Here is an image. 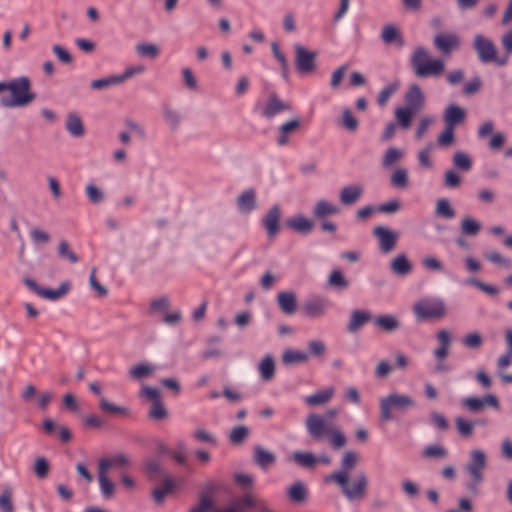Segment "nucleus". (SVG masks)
Here are the masks:
<instances>
[{"instance_id": "f257e3e1", "label": "nucleus", "mask_w": 512, "mask_h": 512, "mask_svg": "<svg viewBox=\"0 0 512 512\" xmlns=\"http://www.w3.org/2000/svg\"><path fill=\"white\" fill-rule=\"evenodd\" d=\"M359 462V458L356 452L346 451L341 459V468L334 471L327 481H332L338 485L349 501L361 500L365 497L368 489V478L364 472H359L353 481L349 483V474Z\"/></svg>"}, {"instance_id": "f03ea898", "label": "nucleus", "mask_w": 512, "mask_h": 512, "mask_svg": "<svg viewBox=\"0 0 512 512\" xmlns=\"http://www.w3.org/2000/svg\"><path fill=\"white\" fill-rule=\"evenodd\" d=\"M338 414L336 409H329L325 413V417L317 414H310L306 420L305 425L309 435L315 440H321L327 437L330 445L334 449H340L347 443L345 434L336 426L329 424L326 419L334 418Z\"/></svg>"}, {"instance_id": "7ed1b4c3", "label": "nucleus", "mask_w": 512, "mask_h": 512, "mask_svg": "<svg viewBox=\"0 0 512 512\" xmlns=\"http://www.w3.org/2000/svg\"><path fill=\"white\" fill-rule=\"evenodd\" d=\"M404 106L395 110V119L399 126L405 130L409 129L413 117L418 114L425 105V96L417 84L410 85L404 96Z\"/></svg>"}, {"instance_id": "20e7f679", "label": "nucleus", "mask_w": 512, "mask_h": 512, "mask_svg": "<svg viewBox=\"0 0 512 512\" xmlns=\"http://www.w3.org/2000/svg\"><path fill=\"white\" fill-rule=\"evenodd\" d=\"M410 63L418 78H437L445 71V62L440 58H431L429 51L423 46L414 49Z\"/></svg>"}, {"instance_id": "39448f33", "label": "nucleus", "mask_w": 512, "mask_h": 512, "mask_svg": "<svg viewBox=\"0 0 512 512\" xmlns=\"http://www.w3.org/2000/svg\"><path fill=\"white\" fill-rule=\"evenodd\" d=\"M6 90L10 98H2L0 104L6 108L24 107L35 100L36 95L31 91V82L28 77L21 76L6 82Z\"/></svg>"}, {"instance_id": "423d86ee", "label": "nucleus", "mask_w": 512, "mask_h": 512, "mask_svg": "<svg viewBox=\"0 0 512 512\" xmlns=\"http://www.w3.org/2000/svg\"><path fill=\"white\" fill-rule=\"evenodd\" d=\"M416 401L409 395L390 393L386 397H382L379 401L380 418L384 422L393 420V410L405 413L414 408Z\"/></svg>"}, {"instance_id": "0eeeda50", "label": "nucleus", "mask_w": 512, "mask_h": 512, "mask_svg": "<svg viewBox=\"0 0 512 512\" xmlns=\"http://www.w3.org/2000/svg\"><path fill=\"white\" fill-rule=\"evenodd\" d=\"M415 317L419 321L439 320L446 316L447 308L442 299H422L413 306Z\"/></svg>"}, {"instance_id": "6e6552de", "label": "nucleus", "mask_w": 512, "mask_h": 512, "mask_svg": "<svg viewBox=\"0 0 512 512\" xmlns=\"http://www.w3.org/2000/svg\"><path fill=\"white\" fill-rule=\"evenodd\" d=\"M473 48L482 63L494 62L499 66H505L508 56L497 57V49L494 43L482 34H476L473 39Z\"/></svg>"}, {"instance_id": "1a4fd4ad", "label": "nucleus", "mask_w": 512, "mask_h": 512, "mask_svg": "<svg viewBox=\"0 0 512 512\" xmlns=\"http://www.w3.org/2000/svg\"><path fill=\"white\" fill-rule=\"evenodd\" d=\"M295 66L300 74H310L316 69L317 53L307 50L300 44L294 45Z\"/></svg>"}, {"instance_id": "9d476101", "label": "nucleus", "mask_w": 512, "mask_h": 512, "mask_svg": "<svg viewBox=\"0 0 512 512\" xmlns=\"http://www.w3.org/2000/svg\"><path fill=\"white\" fill-rule=\"evenodd\" d=\"M460 405L471 413H480L487 407L493 409L500 407L498 398L493 394H486L483 397H466L461 399Z\"/></svg>"}, {"instance_id": "9b49d317", "label": "nucleus", "mask_w": 512, "mask_h": 512, "mask_svg": "<svg viewBox=\"0 0 512 512\" xmlns=\"http://www.w3.org/2000/svg\"><path fill=\"white\" fill-rule=\"evenodd\" d=\"M24 283L38 296L48 300L60 299L63 296H65L70 290V282L68 281L62 282L57 289L43 288L39 286L33 279L30 278H26L24 280Z\"/></svg>"}, {"instance_id": "f8f14e48", "label": "nucleus", "mask_w": 512, "mask_h": 512, "mask_svg": "<svg viewBox=\"0 0 512 512\" xmlns=\"http://www.w3.org/2000/svg\"><path fill=\"white\" fill-rule=\"evenodd\" d=\"M486 467V455L482 450H472L470 452V459L465 466L466 471L471 479L476 482H483V470Z\"/></svg>"}, {"instance_id": "ddd939ff", "label": "nucleus", "mask_w": 512, "mask_h": 512, "mask_svg": "<svg viewBox=\"0 0 512 512\" xmlns=\"http://www.w3.org/2000/svg\"><path fill=\"white\" fill-rule=\"evenodd\" d=\"M373 235L378 239L379 250L383 254L392 252L398 240V234L385 226H376L373 229Z\"/></svg>"}, {"instance_id": "4468645a", "label": "nucleus", "mask_w": 512, "mask_h": 512, "mask_svg": "<svg viewBox=\"0 0 512 512\" xmlns=\"http://www.w3.org/2000/svg\"><path fill=\"white\" fill-rule=\"evenodd\" d=\"M434 47L445 56H449L453 51L461 46V39L456 33H438L433 39Z\"/></svg>"}, {"instance_id": "2eb2a0df", "label": "nucleus", "mask_w": 512, "mask_h": 512, "mask_svg": "<svg viewBox=\"0 0 512 512\" xmlns=\"http://www.w3.org/2000/svg\"><path fill=\"white\" fill-rule=\"evenodd\" d=\"M251 508L266 511L265 505L261 501H258L250 493H246L242 497L231 502L224 510L216 509L214 512H245Z\"/></svg>"}, {"instance_id": "dca6fc26", "label": "nucleus", "mask_w": 512, "mask_h": 512, "mask_svg": "<svg viewBox=\"0 0 512 512\" xmlns=\"http://www.w3.org/2000/svg\"><path fill=\"white\" fill-rule=\"evenodd\" d=\"M292 109V105L288 101L281 100L277 94L272 93L269 95L266 103L262 107L261 115L266 119H271L277 114L290 111Z\"/></svg>"}, {"instance_id": "f3484780", "label": "nucleus", "mask_w": 512, "mask_h": 512, "mask_svg": "<svg viewBox=\"0 0 512 512\" xmlns=\"http://www.w3.org/2000/svg\"><path fill=\"white\" fill-rule=\"evenodd\" d=\"M281 218V209L279 205H273L262 219L269 239L275 238L280 230L279 221Z\"/></svg>"}, {"instance_id": "a211bd4d", "label": "nucleus", "mask_w": 512, "mask_h": 512, "mask_svg": "<svg viewBox=\"0 0 512 512\" xmlns=\"http://www.w3.org/2000/svg\"><path fill=\"white\" fill-rule=\"evenodd\" d=\"M373 319L371 312L368 310H353L350 313L346 330L350 334H355L359 332L365 324L369 323Z\"/></svg>"}, {"instance_id": "6ab92c4d", "label": "nucleus", "mask_w": 512, "mask_h": 512, "mask_svg": "<svg viewBox=\"0 0 512 512\" xmlns=\"http://www.w3.org/2000/svg\"><path fill=\"white\" fill-rule=\"evenodd\" d=\"M364 188L361 184L346 185L339 192V200L342 205H354L363 195Z\"/></svg>"}, {"instance_id": "aec40b11", "label": "nucleus", "mask_w": 512, "mask_h": 512, "mask_svg": "<svg viewBox=\"0 0 512 512\" xmlns=\"http://www.w3.org/2000/svg\"><path fill=\"white\" fill-rule=\"evenodd\" d=\"M465 118V110L456 104L448 105L443 113L444 124L454 128L462 124L465 121Z\"/></svg>"}, {"instance_id": "412c9836", "label": "nucleus", "mask_w": 512, "mask_h": 512, "mask_svg": "<svg viewBox=\"0 0 512 512\" xmlns=\"http://www.w3.org/2000/svg\"><path fill=\"white\" fill-rule=\"evenodd\" d=\"M328 301L323 298L307 300L303 306V313L308 318H320L325 315Z\"/></svg>"}, {"instance_id": "4be33fe9", "label": "nucleus", "mask_w": 512, "mask_h": 512, "mask_svg": "<svg viewBox=\"0 0 512 512\" xmlns=\"http://www.w3.org/2000/svg\"><path fill=\"white\" fill-rule=\"evenodd\" d=\"M279 309L286 315H293L297 311V297L293 291H281L277 294Z\"/></svg>"}, {"instance_id": "5701e85b", "label": "nucleus", "mask_w": 512, "mask_h": 512, "mask_svg": "<svg viewBox=\"0 0 512 512\" xmlns=\"http://www.w3.org/2000/svg\"><path fill=\"white\" fill-rule=\"evenodd\" d=\"M301 127V121L298 117L292 118L278 128L277 144L284 146L289 143V135L295 133Z\"/></svg>"}, {"instance_id": "b1692460", "label": "nucleus", "mask_w": 512, "mask_h": 512, "mask_svg": "<svg viewBox=\"0 0 512 512\" xmlns=\"http://www.w3.org/2000/svg\"><path fill=\"white\" fill-rule=\"evenodd\" d=\"M238 209L242 213H250L257 208L256 192L253 188L243 191L236 200Z\"/></svg>"}, {"instance_id": "393cba45", "label": "nucleus", "mask_w": 512, "mask_h": 512, "mask_svg": "<svg viewBox=\"0 0 512 512\" xmlns=\"http://www.w3.org/2000/svg\"><path fill=\"white\" fill-rule=\"evenodd\" d=\"M340 213V208L325 199L318 200L314 207L312 214L315 219L323 220L326 217L337 215Z\"/></svg>"}, {"instance_id": "a878e982", "label": "nucleus", "mask_w": 512, "mask_h": 512, "mask_svg": "<svg viewBox=\"0 0 512 512\" xmlns=\"http://www.w3.org/2000/svg\"><path fill=\"white\" fill-rule=\"evenodd\" d=\"M254 455L253 460L256 465H258L262 469H266L269 466H272L276 461V455L268 450H266L261 445H256L253 448Z\"/></svg>"}, {"instance_id": "bb28decb", "label": "nucleus", "mask_w": 512, "mask_h": 512, "mask_svg": "<svg viewBox=\"0 0 512 512\" xmlns=\"http://www.w3.org/2000/svg\"><path fill=\"white\" fill-rule=\"evenodd\" d=\"M381 40L385 44L395 43L398 47H403L405 41L401 35V32L394 24L384 25L381 31Z\"/></svg>"}, {"instance_id": "cd10ccee", "label": "nucleus", "mask_w": 512, "mask_h": 512, "mask_svg": "<svg viewBox=\"0 0 512 512\" xmlns=\"http://www.w3.org/2000/svg\"><path fill=\"white\" fill-rule=\"evenodd\" d=\"M373 321L376 327L388 333L397 331L401 326L399 319L392 314L380 315L374 318Z\"/></svg>"}, {"instance_id": "c85d7f7f", "label": "nucleus", "mask_w": 512, "mask_h": 512, "mask_svg": "<svg viewBox=\"0 0 512 512\" xmlns=\"http://www.w3.org/2000/svg\"><path fill=\"white\" fill-rule=\"evenodd\" d=\"M390 269L395 275L406 276L411 273L412 264L405 254H399L390 262Z\"/></svg>"}, {"instance_id": "c756f323", "label": "nucleus", "mask_w": 512, "mask_h": 512, "mask_svg": "<svg viewBox=\"0 0 512 512\" xmlns=\"http://www.w3.org/2000/svg\"><path fill=\"white\" fill-rule=\"evenodd\" d=\"M65 127L68 133L74 137H82L84 135V125L77 113H69L67 115Z\"/></svg>"}, {"instance_id": "7c9ffc66", "label": "nucleus", "mask_w": 512, "mask_h": 512, "mask_svg": "<svg viewBox=\"0 0 512 512\" xmlns=\"http://www.w3.org/2000/svg\"><path fill=\"white\" fill-rule=\"evenodd\" d=\"M258 370L263 381H270L275 376V362L271 355H266L259 363Z\"/></svg>"}, {"instance_id": "2f4dec72", "label": "nucleus", "mask_w": 512, "mask_h": 512, "mask_svg": "<svg viewBox=\"0 0 512 512\" xmlns=\"http://www.w3.org/2000/svg\"><path fill=\"white\" fill-rule=\"evenodd\" d=\"M286 224L289 228L300 233H309L313 229V222L303 215L294 216Z\"/></svg>"}, {"instance_id": "473e14b6", "label": "nucleus", "mask_w": 512, "mask_h": 512, "mask_svg": "<svg viewBox=\"0 0 512 512\" xmlns=\"http://www.w3.org/2000/svg\"><path fill=\"white\" fill-rule=\"evenodd\" d=\"M334 395V388L327 387L323 390H320L312 395H309L305 398V402L310 406L322 405L327 403L332 396Z\"/></svg>"}, {"instance_id": "72a5a7b5", "label": "nucleus", "mask_w": 512, "mask_h": 512, "mask_svg": "<svg viewBox=\"0 0 512 512\" xmlns=\"http://www.w3.org/2000/svg\"><path fill=\"white\" fill-rule=\"evenodd\" d=\"M477 424H484V422L480 420H467L461 416L455 418L457 432L459 433L460 436L465 438H469L473 435L474 426Z\"/></svg>"}, {"instance_id": "f704fd0d", "label": "nucleus", "mask_w": 512, "mask_h": 512, "mask_svg": "<svg viewBox=\"0 0 512 512\" xmlns=\"http://www.w3.org/2000/svg\"><path fill=\"white\" fill-rule=\"evenodd\" d=\"M327 284L338 291L346 290L349 286V281L339 269L333 270L327 279Z\"/></svg>"}, {"instance_id": "c9c22d12", "label": "nucleus", "mask_w": 512, "mask_h": 512, "mask_svg": "<svg viewBox=\"0 0 512 512\" xmlns=\"http://www.w3.org/2000/svg\"><path fill=\"white\" fill-rule=\"evenodd\" d=\"M308 358L309 356L306 352L293 349H287L282 354V361L285 365L304 363Z\"/></svg>"}, {"instance_id": "e433bc0d", "label": "nucleus", "mask_w": 512, "mask_h": 512, "mask_svg": "<svg viewBox=\"0 0 512 512\" xmlns=\"http://www.w3.org/2000/svg\"><path fill=\"white\" fill-rule=\"evenodd\" d=\"M121 79H119L118 75H110L105 78L95 79L91 81L90 87L96 91L106 90L112 86L120 85Z\"/></svg>"}, {"instance_id": "4c0bfd02", "label": "nucleus", "mask_w": 512, "mask_h": 512, "mask_svg": "<svg viewBox=\"0 0 512 512\" xmlns=\"http://www.w3.org/2000/svg\"><path fill=\"white\" fill-rule=\"evenodd\" d=\"M30 239L34 245H47L51 241V235L41 227L33 226L30 229Z\"/></svg>"}, {"instance_id": "58836bf2", "label": "nucleus", "mask_w": 512, "mask_h": 512, "mask_svg": "<svg viewBox=\"0 0 512 512\" xmlns=\"http://www.w3.org/2000/svg\"><path fill=\"white\" fill-rule=\"evenodd\" d=\"M57 253L61 259H67L72 264H75L79 261L78 256L71 249L69 242L65 239L59 241Z\"/></svg>"}, {"instance_id": "ea45409f", "label": "nucleus", "mask_w": 512, "mask_h": 512, "mask_svg": "<svg viewBox=\"0 0 512 512\" xmlns=\"http://www.w3.org/2000/svg\"><path fill=\"white\" fill-rule=\"evenodd\" d=\"M435 213L446 219H453L456 215L455 210L451 207L450 201L446 198L437 200Z\"/></svg>"}, {"instance_id": "a19ab883", "label": "nucleus", "mask_w": 512, "mask_h": 512, "mask_svg": "<svg viewBox=\"0 0 512 512\" xmlns=\"http://www.w3.org/2000/svg\"><path fill=\"white\" fill-rule=\"evenodd\" d=\"M163 118L171 131H176L180 127L181 116L176 110L170 107H164Z\"/></svg>"}, {"instance_id": "79ce46f5", "label": "nucleus", "mask_w": 512, "mask_h": 512, "mask_svg": "<svg viewBox=\"0 0 512 512\" xmlns=\"http://www.w3.org/2000/svg\"><path fill=\"white\" fill-rule=\"evenodd\" d=\"M481 230V224L471 217H464L461 221V232L464 235L476 236Z\"/></svg>"}, {"instance_id": "37998d69", "label": "nucleus", "mask_w": 512, "mask_h": 512, "mask_svg": "<svg viewBox=\"0 0 512 512\" xmlns=\"http://www.w3.org/2000/svg\"><path fill=\"white\" fill-rule=\"evenodd\" d=\"M484 342L483 336L479 332L468 333L462 339V344L465 348L470 350H478L482 347Z\"/></svg>"}, {"instance_id": "c03bdc74", "label": "nucleus", "mask_w": 512, "mask_h": 512, "mask_svg": "<svg viewBox=\"0 0 512 512\" xmlns=\"http://www.w3.org/2000/svg\"><path fill=\"white\" fill-rule=\"evenodd\" d=\"M154 372L153 366L147 363H141L130 368L129 376L135 380H141Z\"/></svg>"}, {"instance_id": "a18cd8bd", "label": "nucleus", "mask_w": 512, "mask_h": 512, "mask_svg": "<svg viewBox=\"0 0 512 512\" xmlns=\"http://www.w3.org/2000/svg\"><path fill=\"white\" fill-rule=\"evenodd\" d=\"M292 458L298 465L306 468L313 467L317 463V457L309 452L296 451Z\"/></svg>"}, {"instance_id": "49530a36", "label": "nucleus", "mask_w": 512, "mask_h": 512, "mask_svg": "<svg viewBox=\"0 0 512 512\" xmlns=\"http://www.w3.org/2000/svg\"><path fill=\"white\" fill-rule=\"evenodd\" d=\"M391 185L400 188L405 189L408 186V171L405 168H398L396 169L392 176H391Z\"/></svg>"}, {"instance_id": "de8ad7c7", "label": "nucleus", "mask_w": 512, "mask_h": 512, "mask_svg": "<svg viewBox=\"0 0 512 512\" xmlns=\"http://www.w3.org/2000/svg\"><path fill=\"white\" fill-rule=\"evenodd\" d=\"M271 49H272L273 56L280 63L282 76L285 79L288 78L289 64H288L286 56L281 52L280 47H279L278 43H276V42L271 43Z\"/></svg>"}, {"instance_id": "09e8293b", "label": "nucleus", "mask_w": 512, "mask_h": 512, "mask_svg": "<svg viewBox=\"0 0 512 512\" xmlns=\"http://www.w3.org/2000/svg\"><path fill=\"white\" fill-rule=\"evenodd\" d=\"M148 415L154 420H164L168 417V410L162 399L152 403Z\"/></svg>"}, {"instance_id": "8fccbe9b", "label": "nucleus", "mask_w": 512, "mask_h": 512, "mask_svg": "<svg viewBox=\"0 0 512 512\" xmlns=\"http://www.w3.org/2000/svg\"><path fill=\"white\" fill-rule=\"evenodd\" d=\"M465 284L474 286L491 296H496L500 292L496 286L486 284L477 278H468L466 279Z\"/></svg>"}, {"instance_id": "3c124183", "label": "nucleus", "mask_w": 512, "mask_h": 512, "mask_svg": "<svg viewBox=\"0 0 512 512\" xmlns=\"http://www.w3.org/2000/svg\"><path fill=\"white\" fill-rule=\"evenodd\" d=\"M453 164L456 168L464 172H468L472 167V161L470 157L462 151L456 152L454 154Z\"/></svg>"}, {"instance_id": "603ef678", "label": "nucleus", "mask_w": 512, "mask_h": 512, "mask_svg": "<svg viewBox=\"0 0 512 512\" xmlns=\"http://www.w3.org/2000/svg\"><path fill=\"white\" fill-rule=\"evenodd\" d=\"M250 430L244 425L234 427L229 435L232 444H241L248 437Z\"/></svg>"}, {"instance_id": "864d4df0", "label": "nucleus", "mask_w": 512, "mask_h": 512, "mask_svg": "<svg viewBox=\"0 0 512 512\" xmlns=\"http://www.w3.org/2000/svg\"><path fill=\"white\" fill-rule=\"evenodd\" d=\"M403 156V153L401 150L395 147H390L386 150L383 159H382V165L383 167H391L393 164H395L397 161H399Z\"/></svg>"}, {"instance_id": "5fc2aeb1", "label": "nucleus", "mask_w": 512, "mask_h": 512, "mask_svg": "<svg viewBox=\"0 0 512 512\" xmlns=\"http://www.w3.org/2000/svg\"><path fill=\"white\" fill-rule=\"evenodd\" d=\"M86 195L92 204H100L105 200L104 192L96 187L94 184L89 183L86 188Z\"/></svg>"}, {"instance_id": "6e6d98bb", "label": "nucleus", "mask_w": 512, "mask_h": 512, "mask_svg": "<svg viewBox=\"0 0 512 512\" xmlns=\"http://www.w3.org/2000/svg\"><path fill=\"white\" fill-rule=\"evenodd\" d=\"M288 496L293 501H297V502L304 501L307 496L305 486L301 482H296L289 488Z\"/></svg>"}, {"instance_id": "4d7b16f0", "label": "nucleus", "mask_w": 512, "mask_h": 512, "mask_svg": "<svg viewBox=\"0 0 512 512\" xmlns=\"http://www.w3.org/2000/svg\"><path fill=\"white\" fill-rule=\"evenodd\" d=\"M448 452L447 450L440 445H429L426 446L423 451L422 455L425 458H445L447 456Z\"/></svg>"}, {"instance_id": "13d9d810", "label": "nucleus", "mask_w": 512, "mask_h": 512, "mask_svg": "<svg viewBox=\"0 0 512 512\" xmlns=\"http://www.w3.org/2000/svg\"><path fill=\"white\" fill-rule=\"evenodd\" d=\"M454 127L445 125L444 130L437 138V144L441 147H446L454 143Z\"/></svg>"}, {"instance_id": "bf43d9fd", "label": "nucleus", "mask_w": 512, "mask_h": 512, "mask_svg": "<svg viewBox=\"0 0 512 512\" xmlns=\"http://www.w3.org/2000/svg\"><path fill=\"white\" fill-rule=\"evenodd\" d=\"M98 480L102 495L107 499L112 498L115 492L114 483L109 479L108 476H98Z\"/></svg>"}, {"instance_id": "052dcab7", "label": "nucleus", "mask_w": 512, "mask_h": 512, "mask_svg": "<svg viewBox=\"0 0 512 512\" xmlns=\"http://www.w3.org/2000/svg\"><path fill=\"white\" fill-rule=\"evenodd\" d=\"M136 51L142 57L156 58L159 55V48L155 44H137Z\"/></svg>"}, {"instance_id": "680f3d73", "label": "nucleus", "mask_w": 512, "mask_h": 512, "mask_svg": "<svg viewBox=\"0 0 512 512\" xmlns=\"http://www.w3.org/2000/svg\"><path fill=\"white\" fill-rule=\"evenodd\" d=\"M99 408L102 411L109 412L112 414H127L129 412L128 408L117 406L113 403H110L106 398L100 399Z\"/></svg>"}, {"instance_id": "e2e57ef3", "label": "nucleus", "mask_w": 512, "mask_h": 512, "mask_svg": "<svg viewBox=\"0 0 512 512\" xmlns=\"http://www.w3.org/2000/svg\"><path fill=\"white\" fill-rule=\"evenodd\" d=\"M398 84L386 85L378 94L377 102L379 106H385L389 98L397 91Z\"/></svg>"}, {"instance_id": "0e129e2a", "label": "nucleus", "mask_w": 512, "mask_h": 512, "mask_svg": "<svg viewBox=\"0 0 512 512\" xmlns=\"http://www.w3.org/2000/svg\"><path fill=\"white\" fill-rule=\"evenodd\" d=\"M422 266L429 271L442 272L443 263L434 256H427L421 260Z\"/></svg>"}, {"instance_id": "69168bd1", "label": "nucleus", "mask_w": 512, "mask_h": 512, "mask_svg": "<svg viewBox=\"0 0 512 512\" xmlns=\"http://www.w3.org/2000/svg\"><path fill=\"white\" fill-rule=\"evenodd\" d=\"M461 177L453 170H447L444 174V185L449 189L458 188L461 185Z\"/></svg>"}, {"instance_id": "338daca9", "label": "nucleus", "mask_w": 512, "mask_h": 512, "mask_svg": "<svg viewBox=\"0 0 512 512\" xmlns=\"http://www.w3.org/2000/svg\"><path fill=\"white\" fill-rule=\"evenodd\" d=\"M485 258L490 262L509 268L511 266V260L504 257L497 251H492L484 254Z\"/></svg>"}, {"instance_id": "774afa93", "label": "nucleus", "mask_w": 512, "mask_h": 512, "mask_svg": "<svg viewBox=\"0 0 512 512\" xmlns=\"http://www.w3.org/2000/svg\"><path fill=\"white\" fill-rule=\"evenodd\" d=\"M341 123L349 131H356L358 128V120L352 115L349 109L343 111Z\"/></svg>"}]
</instances>
